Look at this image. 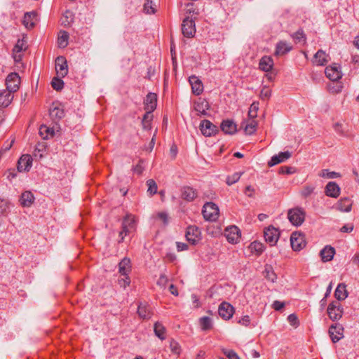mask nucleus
Segmentation results:
<instances>
[{
  "mask_svg": "<svg viewBox=\"0 0 359 359\" xmlns=\"http://www.w3.org/2000/svg\"><path fill=\"white\" fill-rule=\"evenodd\" d=\"M39 135L43 139H47L49 135L50 136L54 135V130L47 127L46 126H41L39 128Z\"/></svg>",
  "mask_w": 359,
  "mask_h": 359,
  "instance_id": "nucleus-40",
  "label": "nucleus"
},
{
  "mask_svg": "<svg viewBox=\"0 0 359 359\" xmlns=\"http://www.w3.org/2000/svg\"><path fill=\"white\" fill-rule=\"evenodd\" d=\"M202 213L205 220L216 221L219 217V208L214 203L208 202L203 205Z\"/></svg>",
  "mask_w": 359,
  "mask_h": 359,
  "instance_id": "nucleus-2",
  "label": "nucleus"
},
{
  "mask_svg": "<svg viewBox=\"0 0 359 359\" xmlns=\"http://www.w3.org/2000/svg\"><path fill=\"white\" fill-rule=\"evenodd\" d=\"M34 197L31 191H26L22 194L20 203L24 207H29L34 202Z\"/></svg>",
  "mask_w": 359,
  "mask_h": 359,
  "instance_id": "nucleus-33",
  "label": "nucleus"
},
{
  "mask_svg": "<svg viewBox=\"0 0 359 359\" xmlns=\"http://www.w3.org/2000/svg\"><path fill=\"white\" fill-rule=\"evenodd\" d=\"M152 0H146L144 4V11L146 13L151 14L155 13V9L152 6Z\"/></svg>",
  "mask_w": 359,
  "mask_h": 359,
  "instance_id": "nucleus-52",
  "label": "nucleus"
},
{
  "mask_svg": "<svg viewBox=\"0 0 359 359\" xmlns=\"http://www.w3.org/2000/svg\"><path fill=\"white\" fill-rule=\"evenodd\" d=\"M250 248L252 252H256L257 255L262 254L264 250V245L257 241L252 242L250 245Z\"/></svg>",
  "mask_w": 359,
  "mask_h": 359,
  "instance_id": "nucleus-41",
  "label": "nucleus"
},
{
  "mask_svg": "<svg viewBox=\"0 0 359 359\" xmlns=\"http://www.w3.org/2000/svg\"><path fill=\"white\" fill-rule=\"evenodd\" d=\"M55 69L58 74L62 77L67 74V64L65 58L62 56L57 57L55 60Z\"/></svg>",
  "mask_w": 359,
  "mask_h": 359,
  "instance_id": "nucleus-21",
  "label": "nucleus"
},
{
  "mask_svg": "<svg viewBox=\"0 0 359 359\" xmlns=\"http://www.w3.org/2000/svg\"><path fill=\"white\" fill-rule=\"evenodd\" d=\"M152 111H153L146 110V113L144 115L142 121V126L144 128H146V123H151V121L153 118V115L151 114Z\"/></svg>",
  "mask_w": 359,
  "mask_h": 359,
  "instance_id": "nucleus-49",
  "label": "nucleus"
},
{
  "mask_svg": "<svg viewBox=\"0 0 359 359\" xmlns=\"http://www.w3.org/2000/svg\"><path fill=\"white\" fill-rule=\"evenodd\" d=\"M290 243L292 249L295 251H299L306 246L304 236L302 233H292Z\"/></svg>",
  "mask_w": 359,
  "mask_h": 359,
  "instance_id": "nucleus-10",
  "label": "nucleus"
},
{
  "mask_svg": "<svg viewBox=\"0 0 359 359\" xmlns=\"http://www.w3.org/2000/svg\"><path fill=\"white\" fill-rule=\"evenodd\" d=\"M329 57V55H327L324 50L320 49L314 55L312 62L316 65L324 66L328 62Z\"/></svg>",
  "mask_w": 359,
  "mask_h": 359,
  "instance_id": "nucleus-18",
  "label": "nucleus"
},
{
  "mask_svg": "<svg viewBox=\"0 0 359 359\" xmlns=\"http://www.w3.org/2000/svg\"><path fill=\"white\" fill-rule=\"evenodd\" d=\"M6 88L11 94L19 89L20 83V77L18 73L13 72L8 75L6 78Z\"/></svg>",
  "mask_w": 359,
  "mask_h": 359,
  "instance_id": "nucleus-5",
  "label": "nucleus"
},
{
  "mask_svg": "<svg viewBox=\"0 0 359 359\" xmlns=\"http://www.w3.org/2000/svg\"><path fill=\"white\" fill-rule=\"evenodd\" d=\"M201 231L196 226L187 227L186 231V238L188 242L192 245H196L200 240Z\"/></svg>",
  "mask_w": 359,
  "mask_h": 359,
  "instance_id": "nucleus-11",
  "label": "nucleus"
},
{
  "mask_svg": "<svg viewBox=\"0 0 359 359\" xmlns=\"http://www.w3.org/2000/svg\"><path fill=\"white\" fill-rule=\"evenodd\" d=\"M49 114L53 121L57 122L65 116V111L60 107L53 104L49 109Z\"/></svg>",
  "mask_w": 359,
  "mask_h": 359,
  "instance_id": "nucleus-22",
  "label": "nucleus"
},
{
  "mask_svg": "<svg viewBox=\"0 0 359 359\" xmlns=\"http://www.w3.org/2000/svg\"><path fill=\"white\" fill-rule=\"evenodd\" d=\"M182 32L185 37H193L196 33L194 21L189 17L184 18L182 24Z\"/></svg>",
  "mask_w": 359,
  "mask_h": 359,
  "instance_id": "nucleus-7",
  "label": "nucleus"
},
{
  "mask_svg": "<svg viewBox=\"0 0 359 359\" xmlns=\"http://www.w3.org/2000/svg\"><path fill=\"white\" fill-rule=\"evenodd\" d=\"M325 193L327 196L337 198L340 194V188L335 182H330L325 187Z\"/></svg>",
  "mask_w": 359,
  "mask_h": 359,
  "instance_id": "nucleus-20",
  "label": "nucleus"
},
{
  "mask_svg": "<svg viewBox=\"0 0 359 359\" xmlns=\"http://www.w3.org/2000/svg\"><path fill=\"white\" fill-rule=\"evenodd\" d=\"M199 322L203 330H209L212 327V319L208 316L201 318Z\"/></svg>",
  "mask_w": 359,
  "mask_h": 359,
  "instance_id": "nucleus-38",
  "label": "nucleus"
},
{
  "mask_svg": "<svg viewBox=\"0 0 359 359\" xmlns=\"http://www.w3.org/2000/svg\"><path fill=\"white\" fill-rule=\"evenodd\" d=\"M69 34L66 31L60 32L57 43L60 48H65L68 44Z\"/></svg>",
  "mask_w": 359,
  "mask_h": 359,
  "instance_id": "nucleus-39",
  "label": "nucleus"
},
{
  "mask_svg": "<svg viewBox=\"0 0 359 359\" xmlns=\"http://www.w3.org/2000/svg\"><path fill=\"white\" fill-rule=\"evenodd\" d=\"M238 323H239L240 325H243V326H248L250 323V316L246 315V316H243L238 321Z\"/></svg>",
  "mask_w": 359,
  "mask_h": 359,
  "instance_id": "nucleus-57",
  "label": "nucleus"
},
{
  "mask_svg": "<svg viewBox=\"0 0 359 359\" xmlns=\"http://www.w3.org/2000/svg\"><path fill=\"white\" fill-rule=\"evenodd\" d=\"M291 152L287 151L284 152H280L278 154L271 157V160L268 162V165L272 167L275 165L285 161L291 157Z\"/></svg>",
  "mask_w": 359,
  "mask_h": 359,
  "instance_id": "nucleus-16",
  "label": "nucleus"
},
{
  "mask_svg": "<svg viewBox=\"0 0 359 359\" xmlns=\"http://www.w3.org/2000/svg\"><path fill=\"white\" fill-rule=\"evenodd\" d=\"M234 313V308L228 302H224L218 308V313L224 320H229Z\"/></svg>",
  "mask_w": 359,
  "mask_h": 359,
  "instance_id": "nucleus-12",
  "label": "nucleus"
},
{
  "mask_svg": "<svg viewBox=\"0 0 359 359\" xmlns=\"http://www.w3.org/2000/svg\"><path fill=\"white\" fill-rule=\"evenodd\" d=\"M157 95L155 93H149L144 100V109L154 111L156 108Z\"/></svg>",
  "mask_w": 359,
  "mask_h": 359,
  "instance_id": "nucleus-23",
  "label": "nucleus"
},
{
  "mask_svg": "<svg viewBox=\"0 0 359 359\" xmlns=\"http://www.w3.org/2000/svg\"><path fill=\"white\" fill-rule=\"evenodd\" d=\"M147 185L148 186L147 192L150 195H154L155 194H156L158 187L156 182L154 180L150 179L147 180Z\"/></svg>",
  "mask_w": 359,
  "mask_h": 359,
  "instance_id": "nucleus-44",
  "label": "nucleus"
},
{
  "mask_svg": "<svg viewBox=\"0 0 359 359\" xmlns=\"http://www.w3.org/2000/svg\"><path fill=\"white\" fill-rule=\"evenodd\" d=\"M13 99V95L7 91H4L0 93V106L2 107H7Z\"/></svg>",
  "mask_w": 359,
  "mask_h": 359,
  "instance_id": "nucleus-34",
  "label": "nucleus"
},
{
  "mask_svg": "<svg viewBox=\"0 0 359 359\" xmlns=\"http://www.w3.org/2000/svg\"><path fill=\"white\" fill-rule=\"evenodd\" d=\"M327 312L329 318L332 320L336 321L342 317L344 309L340 303L332 302L328 305Z\"/></svg>",
  "mask_w": 359,
  "mask_h": 359,
  "instance_id": "nucleus-4",
  "label": "nucleus"
},
{
  "mask_svg": "<svg viewBox=\"0 0 359 359\" xmlns=\"http://www.w3.org/2000/svg\"><path fill=\"white\" fill-rule=\"evenodd\" d=\"M65 20H62V24L67 27L69 26L73 21L72 13L69 11H67L64 15Z\"/></svg>",
  "mask_w": 359,
  "mask_h": 359,
  "instance_id": "nucleus-50",
  "label": "nucleus"
},
{
  "mask_svg": "<svg viewBox=\"0 0 359 359\" xmlns=\"http://www.w3.org/2000/svg\"><path fill=\"white\" fill-rule=\"evenodd\" d=\"M241 172H235L233 173L232 175H230V176H228L226 177V184L228 185H232L233 184L236 183V182H238L241 176Z\"/></svg>",
  "mask_w": 359,
  "mask_h": 359,
  "instance_id": "nucleus-47",
  "label": "nucleus"
},
{
  "mask_svg": "<svg viewBox=\"0 0 359 359\" xmlns=\"http://www.w3.org/2000/svg\"><path fill=\"white\" fill-rule=\"evenodd\" d=\"M319 176L321 177H325V178L334 179V178H337V177H339L340 175L338 172H336L334 171H330L327 169H324L319 174Z\"/></svg>",
  "mask_w": 359,
  "mask_h": 359,
  "instance_id": "nucleus-42",
  "label": "nucleus"
},
{
  "mask_svg": "<svg viewBox=\"0 0 359 359\" xmlns=\"http://www.w3.org/2000/svg\"><path fill=\"white\" fill-rule=\"evenodd\" d=\"M170 348H171V351H172V353H179V352H180V346H179V344H178L177 342H176L174 340H172L170 341Z\"/></svg>",
  "mask_w": 359,
  "mask_h": 359,
  "instance_id": "nucleus-58",
  "label": "nucleus"
},
{
  "mask_svg": "<svg viewBox=\"0 0 359 359\" xmlns=\"http://www.w3.org/2000/svg\"><path fill=\"white\" fill-rule=\"evenodd\" d=\"M271 95V91L267 88H264L260 92V97L262 99H268Z\"/></svg>",
  "mask_w": 359,
  "mask_h": 359,
  "instance_id": "nucleus-56",
  "label": "nucleus"
},
{
  "mask_svg": "<svg viewBox=\"0 0 359 359\" xmlns=\"http://www.w3.org/2000/svg\"><path fill=\"white\" fill-rule=\"evenodd\" d=\"M241 126L246 135H252L256 131L257 123L255 119L250 118L248 121H243Z\"/></svg>",
  "mask_w": 359,
  "mask_h": 359,
  "instance_id": "nucleus-28",
  "label": "nucleus"
},
{
  "mask_svg": "<svg viewBox=\"0 0 359 359\" xmlns=\"http://www.w3.org/2000/svg\"><path fill=\"white\" fill-rule=\"evenodd\" d=\"M325 75L332 81H337L342 77L341 67L337 63L327 66L325 70Z\"/></svg>",
  "mask_w": 359,
  "mask_h": 359,
  "instance_id": "nucleus-8",
  "label": "nucleus"
},
{
  "mask_svg": "<svg viewBox=\"0 0 359 359\" xmlns=\"http://www.w3.org/2000/svg\"><path fill=\"white\" fill-rule=\"evenodd\" d=\"M32 165V158L29 154L22 155L18 162V170L19 172L29 171Z\"/></svg>",
  "mask_w": 359,
  "mask_h": 359,
  "instance_id": "nucleus-15",
  "label": "nucleus"
},
{
  "mask_svg": "<svg viewBox=\"0 0 359 359\" xmlns=\"http://www.w3.org/2000/svg\"><path fill=\"white\" fill-rule=\"evenodd\" d=\"M137 313L140 318L143 319H149L152 313L151 308L146 304H140L137 309Z\"/></svg>",
  "mask_w": 359,
  "mask_h": 359,
  "instance_id": "nucleus-31",
  "label": "nucleus"
},
{
  "mask_svg": "<svg viewBox=\"0 0 359 359\" xmlns=\"http://www.w3.org/2000/svg\"><path fill=\"white\" fill-rule=\"evenodd\" d=\"M295 168H293V167H289V166H284V167H281L280 168V171L279 172L280 173H282V174H287V175H290V174H293L295 172Z\"/></svg>",
  "mask_w": 359,
  "mask_h": 359,
  "instance_id": "nucleus-55",
  "label": "nucleus"
},
{
  "mask_svg": "<svg viewBox=\"0 0 359 359\" xmlns=\"http://www.w3.org/2000/svg\"><path fill=\"white\" fill-rule=\"evenodd\" d=\"M157 217L163 222L164 226L168 225L169 222V217L166 212H161L158 213Z\"/></svg>",
  "mask_w": 359,
  "mask_h": 359,
  "instance_id": "nucleus-54",
  "label": "nucleus"
},
{
  "mask_svg": "<svg viewBox=\"0 0 359 359\" xmlns=\"http://www.w3.org/2000/svg\"><path fill=\"white\" fill-rule=\"evenodd\" d=\"M344 327L339 323L332 325L329 328V334L333 343L338 342L344 337Z\"/></svg>",
  "mask_w": 359,
  "mask_h": 359,
  "instance_id": "nucleus-9",
  "label": "nucleus"
},
{
  "mask_svg": "<svg viewBox=\"0 0 359 359\" xmlns=\"http://www.w3.org/2000/svg\"><path fill=\"white\" fill-rule=\"evenodd\" d=\"M353 230V225L352 224H348L344 225L340 231L344 233L351 232Z\"/></svg>",
  "mask_w": 359,
  "mask_h": 359,
  "instance_id": "nucleus-62",
  "label": "nucleus"
},
{
  "mask_svg": "<svg viewBox=\"0 0 359 359\" xmlns=\"http://www.w3.org/2000/svg\"><path fill=\"white\" fill-rule=\"evenodd\" d=\"M352 203L349 198H344L341 199L338 203V209L342 212H348L351 210Z\"/></svg>",
  "mask_w": 359,
  "mask_h": 359,
  "instance_id": "nucleus-36",
  "label": "nucleus"
},
{
  "mask_svg": "<svg viewBox=\"0 0 359 359\" xmlns=\"http://www.w3.org/2000/svg\"><path fill=\"white\" fill-rule=\"evenodd\" d=\"M130 261L128 258H124L119 263V272L123 276H126L130 271Z\"/></svg>",
  "mask_w": 359,
  "mask_h": 359,
  "instance_id": "nucleus-37",
  "label": "nucleus"
},
{
  "mask_svg": "<svg viewBox=\"0 0 359 359\" xmlns=\"http://www.w3.org/2000/svg\"><path fill=\"white\" fill-rule=\"evenodd\" d=\"M135 230V219L131 214H127L122 222V230L119 233L121 239L119 242L123 241L124 236L130 235Z\"/></svg>",
  "mask_w": 359,
  "mask_h": 359,
  "instance_id": "nucleus-1",
  "label": "nucleus"
},
{
  "mask_svg": "<svg viewBox=\"0 0 359 359\" xmlns=\"http://www.w3.org/2000/svg\"><path fill=\"white\" fill-rule=\"evenodd\" d=\"M255 192V189L252 187L251 186H247L245 189V194L248 196V197H253V194Z\"/></svg>",
  "mask_w": 359,
  "mask_h": 359,
  "instance_id": "nucleus-64",
  "label": "nucleus"
},
{
  "mask_svg": "<svg viewBox=\"0 0 359 359\" xmlns=\"http://www.w3.org/2000/svg\"><path fill=\"white\" fill-rule=\"evenodd\" d=\"M222 352L229 359H241L233 350L223 348Z\"/></svg>",
  "mask_w": 359,
  "mask_h": 359,
  "instance_id": "nucleus-51",
  "label": "nucleus"
},
{
  "mask_svg": "<svg viewBox=\"0 0 359 359\" xmlns=\"http://www.w3.org/2000/svg\"><path fill=\"white\" fill-rule=\"evenodd\" d=\"M36 21V13L34 11L26 13L23 18V25L27 29H32Z\"/></svg>",
  "mask_w": 359,
  "mask_h": 359,
  "instance_id": "nucleus-27",
  "label": "nucleus"
},
{
  "mask_svg": "<svg viewBox=\"0 0 359 359\" xmlns=\"http://www.w3.org/2000/svg\"><path fill=\"white\" fill-rule=\"evenodd\" d=\"M314 189H315V187H313V186H311V185L305 186L302 189V190L301 191V194L304 198H306V197L309 196L313 192Z\"/></svg>",
  "mask_w": 359,
  "mask_h": 359,
  "instance_id": "nucleus-53",
  "label": "nucleus"
},
{
  "mask_svg": "<svg viewBox=\"0 0 359 359\" xmlns=\"http://www.w3.org/2000/svg\"><path fill=\"white\" fill-rule=\"evenodd\" d=\"M225 236L231 243H237L241 238L240 229L236 226H231L225 229Z\"/></svg>",
  "mask_w": 359,
  "mask_h": 359,
  "instance_id": "nucleus-14",
  "label": "nucleus"
},
{
  "mask_svg": "<svg viewBox=\"0 0 359 359\" xmlns=\"http://www.w3.org/2000/svg\"><path fill=\"white\" fill-rule=\"evenodd\" d=\"M291 36L294 39L295 42L306 41V35L302 29H298L295 33L292 34Z\"/></svg>",
  "mask_w": 359,
  "mask_h": 359,
  "instance_id": "nucleus-43",
  "label": "nucleus"
},
{
  "mask_svg": "<svg viewBox=\"0 0 359 359\" xmlns=\"http://www.w3.org/2000/svg\"><path fill=\"white\" fill-rule=\"evenodd\" d=\"M279 231L273 226L268 227L264 232L265 241L271 245H274L278 240Z\"/></svg>",
  "mask_w": 359,
  "mask_h": 359,
  "instance_id": "nucleus-13",
  "label": "nucleus"
},
{
  "mask_svg": "<svg viewBox=\"0 0 359 359\" xmlns=\"http://www.w3.org/2000/svg\"><path fill=\"white\" fill-rule=\"evenodd\" d=\"M290 222L294 226H300L305 219V212L299 208L290 209L287 212Z\"/></svg>",
  "mask_w": 359,
  "mask_h": 359,
  "instance_id": "nucleus-3",
  "label": "nucleus"
},
{
  "mask_svg": "<svg viewBox=\"0 0 359 359\" xmlns=\"http://www.w3.org/2000/svg\"><path fill=\"white\" fill-rule=\"evenodd\" d=\"M8 208V203L4 199L0 198V213L4 214L6 212Z\"/></svg>",
  "mask_w": 359,
  "mask_h": 359,
  "instance_id": "nucleus-59",
  "label": "nucleus"
},
{
  "mask_svg": "<svg viewBox=\"0 0 359 359\" xmlns=\"http://www.w3.org/2000/svg\"><path fill=\"white\" fill-rule=\"evenodd\" d=\"M292 46L284 41H280L276 44L275 55H283L292 50Z\"/></svg>",
  "mask_w": 359,
  "mask_h": 359,
  "instance_id": "nucleus-29",
  "label": "nucleus"
},
{
  "mask_svg": "<svg viewBox=\"0 0 359 359\" xmlns=\"http://www.w3.org/2000/svg\"><path fill=\"white\" fill-rule=\"evenodd\" d=\"M259 109V103L253 102L250 107L248 116L250 118L255 119L257 116V111Z\"/></svg>",
  "mask_w": 359,
  "mask_h": 359,
  "instance_id": "nucleus-45",
  "label": "nucleus"
},
{
  "mask_svg": "<svg viewBox=\"0 0 359 359\" xmlns=\"http://www.w3.org/2000/svg\"><path fill=\"white\" fill-rule=\"evenodd\" d=\"M199 127L201 133L205 137H211L219 131L217 127L207 119L203 120Z\"/></svg>",
  "mask_w": 359,
  "mask_h": 359,
  "instance_id": "nucleus-6",
  "label": "nucleus"
},
{
  "mask_svg": "<svg viewBox=\"0 0 359 359\" xmlns=\"http://www.w3.org/2000/svg\"><path fill=\"white\" fill-rule=\"evenodd\" d=\"M196 196V191L190 187H184L182 189V198L187 201H193Z\"/></svg>",
  "mask_w": 359,
  "mask_h": 359,
  "instance_id": "nucleus-32",
  "label": "nucleus"
},
{
  "mask_svg": "<svg viewBox=\"0 0 359 359\" xmlns=\"http://www.w3.org/2000/svg\"><path fill=\"white\" fill-rule=\"evenodd\" d=\"M154 331L155 335L158 337L160 339L163 340L165 339V327L163 325L162 323L159 322H156L154 324Z\"/></svg>",
  "mask_w": 359,
  "mask_h": 359,
  "instance_id": "nucleus-35",
  "label": "nucleus"
},
{
  "mask_svg": "<svg viewBox=\"0 0 359 359\" xmlns=\"http://www.w3.org/2000/svg\"><path fill=\"white\" fill-rule=\"evenodd\" d=\"M348 295V291L346 290V285L345 283H339L335 291L334 297L339 301L344 300Z\"/></svg>",
  "mask_w": 359,
  "mask_h": 359,
  "instance_id": "nucleus-30",
  "label": "nucleus"
},
{
  "mask_svg": "<svg viewBox=\"0 0 359 359\" xmlns=\"http://www.w3.org/2000/svg\"><path fill=\"white\" fill-rule=\"evenodd\" d=\"M189 83L191 86L192 92L196 95H201L203 91V85L202 81L196 76L189 77Z\"/></svg>",
  "mask_w": 359,
  "mask_h": 359,
  "instance_id": "nucleus-17",
  "label": "nucleus"
},
{
  "mask_svg": "<svg viewBox=\"0 0 359 359\" xmlns=\"http://www.w3.org/2000/svg\"><path fill=\"white\" fill-rule=\"evenodd\" d=\"M51 86L55 90H60L64 87V82L62 79L58 78H54L51 81Z\"/></svg>",
  "mask_w": 359,
  "mask_h": 359,
  "instance_id": "nucleus-46",
  "label": "nucleus"
},
{
  "mask_svg": "<svg viewBox=\"0 0 359 359\" xmlns=\"http://www.w3.org/2000/svg\"><path fill=\"white\" fill-rule=\"evenodd\" d=\"M287 320L292 325H296L298 323L297 316L293 313L288 316Z\"/></svg>",
  "mask_w": 359,
  "mask_h": 359,
  "instance_id": "nucleus-63",
  "label": "nucleus"
},
{
  "mask_svg": "<svg viewBox=\"0 0 359 359\" xmlns=\"http://www.w3.org/2000/svg\"><path fill=\"white\" fill-rule=\"evenodd\" d=\"M143 164H144V160L140 159L138 163L132 168V170L133 171V172L136 173L139 175H141L143 172V171L144 170V167Z\"/></svg>",
  "mask_w": 359,
  "mask_h": 359,
  "instance_id": "nucleus-48",
  "label": "nucleus"
},
{
  "mask_svg": "<svg viewBox=\"0 0 359 359\" xmlns=\"http://www.w3.org/2000/svg\"><path fill=\"white\" fill-rule=\"evenodd\" d=\"M272 306L276 311H280L285 306V304L276 300L273 302Z\"/></svg>",
  "mask_w": 359,
  "mask_h": 359,
  "instance_id": "nucleus-61",
  "label": "nucleus"
},
{
  "mask_svg": "<svg viewBox=\"0 0 359 359\" xmlns=\"http://www.w3.org/2000/svg\"><path fill=\"white\" fill-rule=\"evenodd\" d=\"M220 127L225 134L233 135L237 132V126L232 120H224Z\"/></svg>",
  "mask_w": 359,
  "mask_h": 359,
  "instance_id": "nucleus-19",
  "label": "nucleus"
},
{
  "mask_svg": "<svg viewBox=\"0 0 359 359\" xmlns=\"http://www.w3.org/2000/svg\"><path fill=\"white\" fill-rule=\"evenodd\" d=\"M210 108L209 103L205 100L200 99L198 101L194 102V109L198 112V115L206 116L208 115L207 110Z\"/></svg>",
  "mask_w": 359,
  "mask_h": 359,
  "instance_id": "nucleus-24",
  "label": "nucleus"
},
{
  "mask_svg": "<svg viewBox=\"0 0 359 359\" xmlns=\"http://www.w3.org/2000/svg\"><path fill=\"white\" fill-rule=\"evenodd\" d=\"M24 49H25V48H24V41L22 40H18L14 47V51L19 53Z\"/></svg>",
  "mask_w": 359,
  "mask_h": 359,
  "instance_id": "nucleus-60",
  "label": "nucleus"
},
{
  "mask_svg": "<svg viewBox=\"0 0 359 359\" xmlns=\"http://www.w3.org/2000/svg\"><path fill=\"white\" fill-rule=\"evenodd\" d=\"M334 254L335 250L333 247L330 245H326L320 252V255L321 257L323 262H324L331 261L333 259Z\"/></svg>",
  "mask_w": 359,
  "mask_h": 359,
  "instance_id": "nucleus-26",
  "label": "nucleus"
},
{
  "mask_svg": "<svg viewBox=\"0 0 359 359\" xmlns=\"http://www.w3.org/2000/svg\"><path fill=\"white\" fill-rule=\"evenodd\" d=\"M259 69L264 72H268L273 67V60L271 57L265 55L262 57L259 63Z\"/></svg>",
  "mask_w": 359,
  "mask_h": 359,
  "instance_id": "nucleus-25",
  "label": "nucleus"
}]
</instances>
